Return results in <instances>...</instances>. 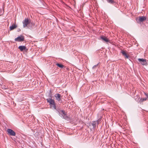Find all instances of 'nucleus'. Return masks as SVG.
<instances>
[{
	"label": "nucleus",
	"instance_id": "1a4fd4ad",
	"mask_svg": "<svg viewBox=\"0 0 148 148\" xmlns=\"http://www.w3.org/2000/svg\"><path fill=\"white\" fill-rule=\"evenodd\" d=\"M7 132L9 134L10 136H15L16 135V133L13 130L11 129H8Z\"/></svg>",
	"mask_w": 148,
	"mask_h": 148
},
{
	"label": "nucleus",
	"instance_id": "2eb2a0df",
	"mask_svg": "<svg viewBox=\"0 0 148 148\" xmlns=\"http://www.w3.org/2000/svg\"><path fill=\"white\" fill-rule=\"evenodd\" d=\"M56 65L58 67L61 68H65L66 67V66H64L62 64H59V63H57L56 64Z\"/></svg>",
	"mask_w": 148,
	"mask_h": 148
},
{
	"label": "nucleus",
	"instance_id": "423d86ee",
	"mask_svg": "<svg viewBox=\"0 0 148 148\" xmlns=\"http://www.w3.org/2000/svg\"><path fill=\"white\" fill-rule=\"evenodd\" d=\"M144 93L147 97L145 98H141L139 99L138 102L140 104H141L143 101H146L147 99H148V94L145 92H144Z\"/></svg>",
	"mask_w": 148,
	"mask_h": 148
},
{
	"label": "nucleus",
	"instance_id": "0eeeda50",
	"mask_svg": "<svg viewBox=\"0 0 148 148\" xmlns=\"http://www.w3.org/2000/svg\"><path fill=\"white\" fill-rule=\"evenodd\" d=\"M100 39L106 42H110V40L108 39L107 37L105 36H101L100 37Z\"/></svg>",
	"mask_w": 148,
	"mask_h": 148
},
{
	"label": "nucleus",
	"instance_id": "f257e3e1",
	"mask_svg": "<svg viewBox=\"0 0 148 148\" xmlns=\"http://www.w3.org/2000/svg\"><path fill=\"white\" fill-rule=\"evenodd\" d=\"M47 102L49 103V105L51 107H52L55 110H57L56 108V103L54 99L51 98H49L46 99Z\"/></svg>",
	"mask_w": 148,
	"mask_h": 148
},
{
	"label": "nucleus",
	"instance_id": "6e6552de",
	"mask_svg": "<svg viewBox=\"0 0 148 148\" xmlns=\"http://www.w3.org/2000/svg\"><path fill=\"white\" fill-rule=\"evenodd\" d=\"M24 40V36L21 35L15 39V41L17 42L23 41Z\"/></svg>",
	"mask_w": 148,
	"mask_h": 148
},
{
	"label": "nucleus",
	"instance_id": "4468645a",
	"mask_svg": "<svg viewBox=\"0 0 148 148\" xmlns=\"http://www.w3.org/2000/svg\"><path fill=\"white\" fill-rule=\"evenodd\" d=\"M96 121H93L91 123L92 125L93 126V128L94 129H95L96 128V126L97 125Z\"/></svg>",
	"mask_w": 148,
	"mask_h": 148
},
{
	"label": "nucleus",
	"instance_id": "6ab92c4d",
	"mask_svg": "<svg viewBox=\"0 0 148 148\" xmlns=\"http://www.w3.org/2000/svg\"><path fill=\"white\" fill-rule=\"evenodd\" d=\"M2 12V10L0 8V16L1 15V12Z\"/></svg>",
	"mask_w": 148,
	"mask_h": 148
},
{
	"label": "nucleus",
	"instance_id": "39448f33",
	"mask_svg": "<svg viewBox=\"0 0 148 148\" xmlns=\"http://www.w3.org/2000/svg\"><path fill=\"white\" fill-rule=\"evenodd\" d=\"M138 60L142 65H144L147 64V62L145 59L138 58Z\"/></svg>",
	"mask_w": 148,
	"mask_h": 148
},
{
	"label": "nucleus",
	"instance_id": "7ed1b4c3",
	"mask_svg": "<svg viewBox=\"0 0 148 148\" xmlns=\"http://www.w3.org/2000/svg\"><path fill=\"white\" fill-rule=\"evenodd\" d=\"M30 23V21L29 20L28 18H25L24 20L23 21V27L25 28L27 27Z\"/></svg>",
	"mask_w": 148,
	"mask_h": 148
},
{
	"label": "nucleus",
	"instance_id": "20e7f679",
	"mask_svg": "<svg viewBox=\"0 0 148 148\" xmlns=\"http://www.w3.org/2000/svg\"><path fill=\"white\" fill-rule=\"evenodd\" d=\"M146 18L145 16H140L138 18H137L136 20L138 23H141L143 22L146 20Z\"/></svg>",
	"mask_w": 148,
	"mask_h": 148
},
{
	"label": "nucleus",
	"instance_id": "9d476101",
	"mask_svg": "<svg viewBox=\"0 0 148 148\" xmlns=\"http://www.w3.org/2000/svg\"><path fill=\"white\" fill-rule=\"evenodd\" d=\"M54 96L56 98V100H57L58 102L61 101V98L62 97V96H61L60 94L59 93H56L55 94Z\"/></svg>",
	"mask_w": 148,
	"mask_h": 148
},
{
	"label": "nucleus",
	"instance_id": "a211bd4d",
	"mask_svg": "<svg viewBox=\"0 0 148 148\" xmlns=\"http://www.w3.org/2000/svg\"><path fill=\"white\" fill-rule=\"evenodd\" d=\"M98 66V64H97V65H95L93 66L92 67V69H95L96 68V67L97 66Z\"/></svg>",
	"mask_w": 148,
	"mask_h": 148
},
{
	"label": "nucleus",
	"instance_id": "ddd939ff",
	"mask_svg": "<svg viewBox=\"0 0 148 148\" xmlns=\"http://www.w3.org/2000/svg\"><path fill=\"white\" fill-rule=\"evenodd\" d=\"M121 53H122L123 55L124 56L125 58H128L129 56L128 55H127V53L124 51H122Z\"/></svg>",
	"mask_w": 148,
	"mask_h": 148
},
{
	"label": "nucleus",
	"instance_id": "aec40b11",
	"mask_svg": "<svg viewBox=\"0 0 148 148\" xmlns=\"http://www.w3.org/2000/svg\"><path fill=\"white\" fill-rule=\"evenodd\" d=\"M3 89H7V88H5L4 87H3V88H2Z\"/></svg>",
	"mask_w": 148,
	"mask_h": 148
},
{
	"label": "nucleus",
	"instance_id": "9b49d317",
	"mask_svg": "<svg viewBox=\"0 0 148 148\" xmlns=\"http://www.w3.org/2000/svg\"><path fill=\"white\" fill-rule=\"evenodd\" d=\"M18 49L20 50L21 51H23L26 49V47L25 46H20L18 47Z\"/></svg>",
	"mask_w": 148,
	"mask_h": 148
},
{
	"label": "nucleus",
	"instance_id": "f3484780",
	"mask_svg": "<svg viewBox=\"0 0 148 148\" xmlns=\"http://www.w3.org/2000/svg\"><path fill=\"white\" fill-rule=\"evenodd\" d=\"M101 119H102V117H101L100 118H99L97 121H96V123L97 124V125H98L99 123L101 121Z\"/></svg>",
	"mask_w": 148,
	"mask_h": 148
},
{
	"label": "nucleus",
	"instance_id": "f03ea898",
	"mask_svg": "<svg viewBox=\"0 0 148 148\" xmlns=\"http://www.w3.org/2000/svg\"><path fill=\"white\" fill-rule=\"evenodd\" d=\"M57 111H58L59 114H61V116L62 118L65 119H67L69 118L68 116L67 115V114L66 113L65 111L64 110H61L60 111L57 109Z\"/></svg>",
	"mask_w": 148,
	"mask_h": 148
},
{
	"label": "nucleus",
	"instance_id": "dca6fc26",
	"mask_svg": "<svg viewBox=\"0 0 148 148\" xmlns=\"http://www.w3.org/2000/svg\"><path fill=\"white\" fill-rule=\"evenodd\" d=\"M109 3L114 4V3H116V2L114 1V0H106Z\"/></svg>",
	"mask_w": 148,
	"mask_h": 148
},
{
	"label": "nucleus",
	"instance_id": "f8f14e48",
	"mask_svg": "<svg viewBox=\"0 0 148 148\" xmlns=\"http://www.w3.org/2000/svg\"><path fill=\"white\" fill-rule=\"evenodd\" d=\"M17 27V25L15 24H13L10 27V30H12L16 28Z\"/></svg>",
	"mask_w": 148,
	"mask_h": 148
},
{
	"label": "nucleus",
	"instance_id": "412c9836",
	"mask_svg": "<svg viewBox=\"0 0 148 148\" xmlns=\"http://www.w3.org/2000/svg\"><path fill=\"white\" fill-rule=\"evenodd\" d=\"M66 69H69V68H66Z\"/></svg>",
	"mask_w": 148,
	"mask_h": 148
}]
</instances>
